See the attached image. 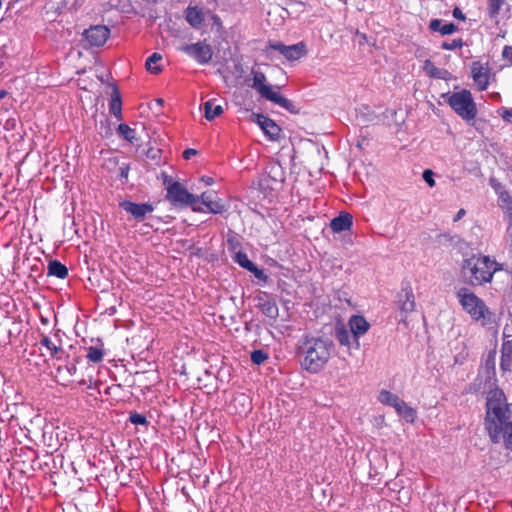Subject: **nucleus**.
Listing matches in <instances>:
<instances>
[{"label":"nucleus","instance_id":"nucleus-1","mask_svg":"<svg viewBox=\"0 0 512 512\" xmlns=\"http://www.w3.org/2000/svg\"><path fill=\"white\" fill-rule=\"evenodd\" d=\"M334 349L333 340L326 336L306 335L300 346L299 353L303 356L301 366L309 373L320 372L331 359Z\"/></svg>","mask_w":512,"mask_h":512},{"label":"nucleus","instance_id":"nucleus-2","mask_svg":"<svg viewBox=\"0 0 512 512\" xmlns=\"http://www.w3.org/2000/svg\"><path fill=\"white\" fill-rule=\"evenodd\" d=\"M502 264L489 256L473 254L463 260L461 273L471 286H482L490 283L496 272L501 271Z\"/></svg>","mask_w":512,"mask_h":512},{"label":"nucleus","instance_id":"nucleus-3","mask_svg":"<svg viewBox=\"0 0 512 512\" xmlns=\"http://www.w3.org/2000/svg\"><path fill=\"white\" fill-rule=\"evenodd\" d=\"M510 417L511 412L505 393L499 388L490 390L486 399L485 428L490 427L495 432L497 423L501 420H509Z\"/></svg>","mask_w":512,"mask_h":512},{"label":"nucleus","instance_id":"nucleus-4","mask_svg":"<svg viewBox=\"0 0 512 512\" xmlns=\"http://www.w3.org/2000/svg\"><path fill=\"white\" fill-rule=\"evenodd\" d=\"M459 304L470 317L486 324L491 312L485 302L467 287H461L456 293Z\"/></svg>","mask_w":512,"mask_h":512},{"label":"nucleus","instance_id":"nucleus-5","mask_svg":"<svg viewBox=\"0 0 512 512\" xmlns=\"http://www.w3.org/2000/svg\"><path fill=\"white\" fill-rule=\"evenodd\" d=\"M252 76L253 83L251 87L254 88L261 97L281 106L289 112H297L294 104L290 100L285 98L280 92L274 91L271 86L265 84L266 76L263 72L253 70Z\"/></svg>","mask_w":512,"mask_h":512},{"label":"nucleus","instance_id":"nucleus-6","mask_svg":"<svg viewBox=\"0 0 512 512\" xmlns=\"http://www.w3.org/2000/svg\"><path fill=\"white\" fill-rule=\"evenodd\" d=\"M447 103L459 117L467 122L474 120L477 116L476 103L471 92L467 89L449 95Z\"/></svg>","mask_w":512,"mask_h":512},{"label":"nucleus","instance_id":"nucleus-7","mask_svg":"<svg viewBox=\"0 0 512 512\" xmlns=\"http://www.w3.org/2000/svg\"><path fill=\"white\" fill-rule=\"evenodd\" d=\"M180 51L202 65L208 64L213 57L211 45L201 41L193 44H185L180 47Z\"/></svg>","mask_w":512,"mask_h":512},{"label":"nucleus","instance_id":"nucleus-8","mask_svg":"<svg viewBox=\"0 0 512 512\" xmlns=\"http://www.w3.org/2000/svg\"><path fill=\"white\" fill-rule=\"evenodd\" d=\"M491 441L495 444L502 442L506 449L512 450V421L501 420L497 423L495 432L490 427L485 428Z\"/></svg>","mask_w":512,"mask_h":512},{"label":"nucleus","instance_id":"nucleus-9","mask_svg":"<svg viewBox=\"0 0 512 512\" xmlns=\"http://www.w3.org/2000/svg\"><path fill=\"white\" fill-rule=\"evenodd\" d=\"M268 48L278 51L289 61L298 60L307 53L306 45L304 42H299L297 44L287 46L281 42L269 41Z\"/></svg>","mask_w":512,"mask_h":512},{"label":"nucleus","instance_id":"nucleus-10","mask_svg":"<svg viewBox=\"0 0 512 512\" xmlns=\"http://www.w3.org/2000/svg\"><path fill=\"white\" fill-rule=\"evenodd\" d=\"M256 308L266 317L276 320L279 316V308L275 299L267 292H259L255 298Z\"/></svg>","mask_w":512,"mask_h":512},{"label":"nucleus","instance_id":"nucleus-11","mask_svg":"<svg viewBox=\"0 0 512 512\" xmlns=\"http://www.w3.org/2000/svg\"><path fill=\"white\" fill-rule=\"evenodd\" d=\"M110 36V29L105 25H94L84 30L83 38L91 47L103 46Z\"/></svg>","mask_w":512,"mask_h":512},{"label":"nucleus","instance_id":"nucleus-12","mask_svg":"<svg viewBox=\"0 0 512 512\" xmlns=\"http://www.w3.org/2000/svg\"><path fill=\"white\" fill-rule=\"evenodd\" d=\"M166 197L174 205H187L194 200V195L189 193L179 182H172L168 185Z\"/></svg>","mask_w":512,"mask_h":512},{"label":"nucleus","instance_id":"nucleus-13","mask_svg":"<svg viewBox=\"0 0 512 512\" xmlns=\"http://www.w3.org/2000/svg\"><path fill=\"white\" fill-rule=\"evenodd\" d=\"M471 77L479 91H484L488 88L490 69L488 64H483L480 61H473L471 63Z\"/></svg>","mask_w":512,"mask_h":512},{"label":"nucleus","instance_id":"nucleus-14","mask_svg":"<svg viewBox=\"0 0 512 512\" xmlns=\"http://www.w3.org/2000/svg\"><path fill=\"white\" fill-rule=\"evenodd\" d=\"M349 327L352 333L353 342L355 344V349H359L360 342L359 338L365 335L369 328L370 324L362 315H353L349 319Z\"/></svg>","mask_w":512,"mask_h":512},{"label":"nucleus","instance_id":"nucleus-15","mask_svg":"<svg viewBox=\"0 0 512 512\" xmlns=\"http://www.w3.org/2000/svg\"><path fill=\"white\" fill-rule=\"evenodd\" d=\"M253 116L256 117V123L271 141L280 139L282 129L272 119L263 114H253Z\"/></svg>","mask_w":512,"mask_h":512},{"label":"nucleus","instance_id":"nucleus-16","mask_svg":"<svg viewBox=\"0 0 512 512\" xmlns=\"http://www.w3.org/2000/svg\"><path fill=\"white\" fill-rule=\"evenodd\" d=\"M40 344L45 347L50 354L51 358L61 359L64 349L62 347V339L59 335V331L54 334V338H51L45 334L40 336Z\"/></svg>","mask_w":512,"mask_h":512},{"label":"nucleus","instance_id":"nucleus-17","mask_svg":"<svg viewBox=\"0 0 512 512\" xmlns=\"http://www.w3.org/2000/svg\"><path fill=\"white\" fill-rule=\"evenodd\" d=\"M120 207L124 209L127 213L131 214L136 220H143L146 214L151 213L154 209L152 204H139L128 200L122 201L120 203Z\"/></svg>","mask_w":512,"mask_h":512},{"label":"nucleus","instance_id":"nucleus-18","mask_svg":"<svg viewBox=\"0 0 512 512\" xmlns=\"http://www.w3.org/2000/svg\"><path fill=\"white\" fill-rule=\"evenodd\" d=\"M202 205L206 211L213 214H221L225 211V205L221 203L213 191H205L201 194Z\"/></svg>","mask_w":512,"mask_h":512},{"label":"nucleus","instance_id":"nucleus-19","mask_svg":"<svg viewBox=\"0 0 512 512\" xmlns=\"http://www.w3.org/2000/svg\"><path fill=\"white\" fill-rule=\"evenodd\" d=\"M498 206L503 210L505 217L509 221L507 234L512 237V196L508 191H501L499 193Z\"/></svg>","mask_w":512,"mask_h":512},{"label":"nucleus","instance_id":"nucleus-20","mask_svg":"<svg viewBox=\"0 0 512 512\" xmlns=\"http://www.w3.org/2000/svg\"><path fill=\"white\" fill-rule=\"evenodd\" d=\"M185 19L192 28L200 29L204 24L205 15L199 7L189 5L185 9Z\"/></svg>","mask_w":512,"mask_h":512},{"label":"nucleus","instance_id":"nucleus-21","mask_svg":"<svg viewBox=\"0 0 512 512\" xmlns=\"http://www.w3.org/2000/svg\"><path fill=\"white\" fill-rule=\"evenodd\" d=\"M399 308L404 312H412L415 308V297L410 286L401 289L398 294Z\"/></svg>","mask_w":512,"mask_h":512},{"label":"nucleus","instance_id":"nucleus-22","mask_svg":"<svg viewBox=\"0 0 512 512\" xmlns=\"http://www.w3.org/2000/svg\"><path fill=\"white\" fill-rule=\"evenodd\" d=\"M353 225V217L350 213L341 212L337 217L333 218L330 228L334 233H340L349 230Z\"/></svg>","mask_w":512,"mask_h":512},{"label":"nucleus","instance_id":"nucleus-23","mask_svg":"<svg viewBox=\"0 0 512 512\" xmlns=\"http://www.w3.org/2000/svg\"><path fill=\"white\" fill-rule=\"evenodd\" d=\"M335 337L341 346L347 347L350 350L352 347L355 348L353 342L352 333L349 331L344 324H337L335 326Z\"/></svg>","mask_w":512,"mask_h":512},{"label":"nucleus","instance_id":"nucleus-24","mask_svg":"<svg viewBox=\"0 0 512 512\" xmlns=\"http://www.w3.org/2000/svg\"><path fill=\"white\" fill-rule=\"evenodd\" d=\"M113 90L111 93V99L109 102V111L113 114L117 119H121L122 117V99L119 89L116 85L112 86Z\"/></svg>","mask_w":512,"mask_h":512},{"label":"nucleus","instance_id":"nucleus-25","mask_svg":"<svg viewBox=\"0 0 512 512\" xmlns=\"http://www.w3.org/2000/svg\"><path fill=\"white\" fill-rule=\"evenodd\" d=\"M236 262L243 268L247 269L249 272L254 273L257 278H260L263 275V271L258 269V267L249 260L247 254L239 252L236 255Z\"/></svg>","mask_w":512,"mask_h":512},{"label":"nucleus","instance_id":"nucleus-26","mask_svg":"<svg viewBox=\"0 0 512 512\" xmlns=\"http://www.w3.org/2000/svg\"><path fill=\"white\" fill-rule=\"evenodd\" d=\"M48 275L59 279H65L68 276L67 267L58 260H51L48 263Z\"/></svg>","mask_w":512,"mask_h":512},{"label":"nucleus","instance_id":"nucleus-27","mask_svg":"<svg viewBox=\"0 0 512 512\" xmlns=\"http://www.w3.org/2000/svg\"><path fill=\"white\" fill-rule=\"evenodd\" d=\"M223 107L220 104H216L214 99L208 100L204 103L205 118L208 121L214 120L216 117L223 113Z\"/></svg>","mask_w":512,"mask_h":512},{"label":"nucleus","instance_id":"nucleus-28","mask_svg":"<svg viewBox=\"0 0 512 512\" xmlns=\"http://www.w3.org/2000/svg\"><path fill=\"white\" fill-rule=\"evenodd\" d=\"M396 412L410 423H413L417 417L416 410L409 406L404 400L400 404L399 408H397Z\"/></svg>","mask_w":512,"mask_h":512},{"label":"nucleus","instance_id":"nucleus-29","mask_svg":"<svg viewBox=\"0 0 512 512\" xmlns=\"http://www.w3.org/2000/svg\"><path fill=\"white\" fill-rule=\"evenodd\" d=\"M162 60V55L160 53L154 52L151 56H149L146 60L145 66L146 69L152 74H158L162 71L161 66L157 65L158 62Z\"/></svg>","mask_w":512,"mask_h":512},{"label":"nucleus","instance_id":"nucleus-30","mask_svg":"<svg viewBox=\"0 0 512 512\" xmlns=\"http://www.w3.org/2000/svg\"><path fill=\"white\" fill-rule=\"evenodd\" d=\"M118 134L130 143L136 141V131L127 124H120L118 126Z\"/></svg>","mask_w":512,"mask_h":512},{"label":"nucleus","instance_id":"nucleus-31","mask_svg":"<svg viewBox=\"0 0 512 512\" xmlns=\"http://www.w3.org/2000/svg\"><path fill=\"white\" fill-rule=\"evenodd\" d=\"M424 72L431 78L441 79L442 71L438 67L435 66L433 61L430 59H426L423 64Z\"/></svg>","mask_w":512,"mask_h":512},{"label":"nucleus","instance_id":"nucleus-32","mask_svg":"<svg viewBox=\"0 0 512 512\" xmlns=\"http://www.w3.org/2000/svg\"><path fill=\"white\" fill-rule=\"evenodd\" d=\"M104 356L103 349L97 346H90L87 348L86 357L90 362L99 363Z\"/></svg>","mask_w":512,"mask_h":512},{"label":"nucleus","instance_id":"nucleus-33","mask_svg":"<svg viewBox=\"0 0 512 512\" xmlns=\"http://www.w3.org/2000/svg\"><path fill=\"white\" fill-rule=\"evenodd\" d=\"M507 327L503 330V343L501 347V354L512 356V334H508Z\"/></svg>","mask_w":512,"mask_h":512},{"label":"nucleus","instance_id":"nucleus-34","mask_svg":"<svg viewBox=\"0 0 512 512\" xmlns=\"http://www.w3.org/2000/svg\"><path fill=\"white\" fill-rule=\"evenodd\" d=\"M504 3V0H487V11L491 18L496 17Z\"/></svg>","mask_w":512,"mask_h":512},{"label":"nucleus","instance_id":"nucleus-35","mask_svg":"<svg viewBox=\"0 0 512 512\" xmlns=\"http://www.w3.org/2000/svg\"><path fill=\"white\" fill-rule=\"evenodd\" d=\"M397 395L388 391V390H381L378 396V400L380 403L391 406L392 402L396 399Z\"/></svg>","mask_w":512,"mask_h":512},{"label":"nucleus","instance_id":"nucleus-36","mask_svg":"<svg viewBox=\"0 0 512 512\" xmlns=\"http://www.w3.org/2000/svg\"><path fill=\"white\" fill-rule=\"evenodd\" d=\"M267 358L268 355L261 349L254 350L251 353V361L257 365L262 364Z\"/></svg>","mask_w":512,"mask_h":512},{"label":"nucleus","instance_id":"nucleus-37","mask_svg":"<svg viewBox=\"0 0 512 512\" xmlns=\"http://www.w3.org/2000/svg\"><path fill=\"white\" fill-rule=\"evenodd\" d=\"M464 46V42L461 38L454 39L451 42H443L441 44V48L444 50H455L457 48H462Z\"/></svg>","mask_w":512,"mask_h":512},{"label":"nucleus","instance_id":"nucleus-38","mask_svg":"<svg viewBox=\"0 0 512 512\" xmlns=\"http://www.w3.org/2000/svg\"><path fill=\"white\" fill-rule=\"evenodd\" d=\"M129 420L135 425H146L148 423L147 418L143 414L137 412L131 413Z\"/></svg>","mask_w":512,"mask_h":512},{"label":"nucleus","instance_id":"nucleus-39","mask_svg":"<svg viewBox=\"0 0 512 512\" xmlns=\"http://www.w3.org/2000/svg\"><path fill=\"white\" fill-rule=\"evenodd\" d=\"M458 31V26L454 23H447L441 27V35H450Z\"/></svg>","mask_w":512,"mask_h":512},{"label":"nucleus","instance_id":"nucleus-40","mask_svg":"<svg viewBox=\"0 0 512 512\" xmlns=\"http://www.w3.org/2000/svg\"><path fill=\"white\" fill-rule=\"evenodd\" d=\"M423 179L428 184L429 187H434L436 184L434 180V173L430 169H426L423 172Z\"/></svg>","mask_w":512,"mask_h":512},{"label":"nucleus","instance_id":"nucleus-41","mask_svg":"<svg viewBox=\"0 0 512 512\" xmlns=\"http://www.w3.org/2000/svg\"><path fill=\"white\" fill-rule=\"evenodd\" d=\"M512 365V356L501 354L500 367L503 371L510 370Z\"/></svg>","mask_w":512,"mask_h":512},{"label":"nucleus","instance_id":"nucleus-42","mask_svg":"<svg viewBox=\"0 0 512 512\" xmlns=\"http://www.w3.org/2000/svg\"><path fill=\"white\" fill-rule=\"evenodd\" d=\"M187 205L191 206L193 211L203 212V213L207 212L205 207L202 205V203L199 204L198 198L196 196H194L193 202L187 203Z\"/></svg>","mask_w":512,"mask_h":512},{"label":"nucleus","instance_id":"nucleus-43","mask_svg":"<svg viewBox=\"0 0 512 512\" xmlns=\"http://www.w3.org/2000/svg\"><path fill=\"white\" fill-rule=\"evenodd\" d=\"M442 21L440 19H432L429 23V29L433 32L441 33Z\"/></svg>","mask_w":512,"mask_h":512},{"label":"nucleus","instance_id":"nucleus-44","mask_svg":"<svg viewBox=\"0 0 512 512\" xmlns=\"http://www.w3.org/2000/svg\"><path fill=\"white\" fill-rule=\"evenodd\" d=\"M502 57L512 64V46L506 45L503 47Z\"/></svg>","mask_w":512,"mask_h":512},{"label":"nucleus","instance_id":"nucleus-45","mask_svg":"<svg viewBox=\"0 0 512 512\" xmlns=\"http://www.w3.org/2000/svg\"><path fill=\"white\" fill-rule=\"evenodd\" d=\"M452 14H453V17L458 20L464 21L466 19L465 14L462 12V10L459 7H455L453 9Z\"/></svg>","mask_w":512,"mask_h":512},{"label":"nucleus","instance_id":"nucleus-46","mask_svg":"<svg viewBox=\"0 0 512 512\" xmlns=\"http://www.w3.org/2000/svg\"><path fill=\"white\" fill-rule=\"evenodd\" d=\"M500 115L504 120L510 121L512 118V109L503 108Z\"/></svg>","mask_w":512,"mask_h":512},{"label":"nucleus","instance_id":"nucleus-47","mask_svg":"<svg viewBox=\"0 0 512 512\" xmlns=\"http://www.w3.org/2000/svg\"><path fill=\"white\" fill-rule=\"evenodd\" d=\"M196 154H197V151L195 149L188 148V149L184 150L183 157H184V159L189 160V159H191L192 156H195Z\"/></svg>","mask_w":512,"mask_h":512},{"label":"nucleus","instance_id":"nucleus-48","mask_svg":"<svg viewBox=\"0 0 512 512\" xmlns=\"http://www.w3.org/2000/svg\"><path fill=\"white\" fill-rule=\"evenodd\" d=\"M128 173H129V166L128 165H124V166L120 167V174H119V176L121 178L127 179L128 178Z\"/></svg>","mask_w":512,"mask_h":512},{"label":"nucleus","instance_id":"nucleus-49","mask_svg":"<svg viewBox=\"0 0 512 512\" xmlns=\"http://www.w3.org/2000/svg\"><path fill=\"white\" fill-rule=\"evenodd\" d=\"M465 213L466 212L464 209H460L454 217V222L459 221L465 215Z\"/></svg>","mask_w":512,"mask_h":512},{"label":"nucleus","instance_id":"nucleus-50","mask_svg":"<svg viewBox=\"0 0 512 512\" xmlns=\"http://www.w3.org/2000/svg\"><path fill=\"white\" fill-rule=\"evenodd\" d=\"M402 401L403 400L397 396L396 399L394 400V402H392L391 407H393L395 410H397V408H399Z\"/></svg>","mask_w":512,"mask_h":512},{"label":"nucleus","instance_id":"nucleus-51","mask_svg":"<svg viewBox=\"0 0 512 512\" xmlns=\"http://www.w3.org/2000/svg\"><path fill=\"white\" fill-rule=\"evenodd\" d=\"M201 180L206 184V185H212L214 183V180L212 177H209V176H203L201 178Z\"/></svg>","mask_w":512,"mask_h":512},{"label":"nucleus","instance_id":"nucleus-52","mask_svg":"<svg viewBox=\"0 0 512 512\" xmlns=\"http://www.w3.org/2000/svg\"><path fill=\"white\" fill-rule=\"evenodd\" d=\"M65 368H66V370L68 371V373L70 375H73L76 372V366L75 365L66 366Z\"/></svg>","mask_w":512,"mask_h":512},{"label":"nucleus","instance_id":"nucleus-53","mask_svg":"<svg viewBox=\"0 0 512 512\" xmlns=\"http://www.w3.org/2000/svg\"><path fill=\"white\" fill-rule=\"evenodd\" d=\"M7 95L6 90H0V99H3Z\"/></svg>","mask_w":512,"mask_h":512},{"label":"nucleus","instance_id":"nucleus-54","mask_svg":"<svg viewBox=\"0 0 512 512\" xmlns=\"http://www.w3.org/2000/svg\"><path fill=\"white\" fill-rule=\"evenodd\" d=\"M212 19L214 20V22H219L220 21V18L217 15H213Z\"/></svg>","mask_w":512,"mask_h":512},{"label":"nucleus","instance_id":"nucleus-55","mask_svg":"<svg viewBox=\"0 0 512 512\" xmlns=\"http://www.w3.org/2000/svg\"><path fill=\"white\" fill-rule=\"evenodd\" d=\"M242 400L247 401V397L245 395H241Z\"/></svg>","mask_w":512,"mask_h":512},{"label":"nucleus","instance_id":"nucleus-56","mask_svg":"<svg viewBox=\"0 0 512 512\" xmlns=\"http://www.w3.org/2000/svg\"><path fill=\"white\" fill-rule=\"evenodd\" d=\"M150 157H151V158H153V159H155V158H156V154H155V153H152Z\"/></svg>","mask_w":512,"mask_h":512},{"label":"nucleus","instance_id":"nucleus-57","mask_svg":"<svg viewBox=\"0 0 512 512\" xmlns=\"http://www.w3.org/2000/svg\"><path fill=\"white\" fill-rule=\"evenodd\" d=\"M62 369H63V368H62L61 366H59V367L57 368V371L60 373V372L62 371Z\"/></svg>","mask_w":512,"mask_h":512},{"label":"nucleus","instance_id":"nucleus-58","mask_svg":"<svg viewBox=\"0 0 512 512\" xmlns=\"http://www.w3.org/2000/svg\"><path fill=\"white\" fill-rule=\"evenodd\" d=\"M153 152L152 149L148 150V156H150V154Z\"/></svg>","mask_w":512,"mask_h":512},{"label":"nucleus","instance_id":"nucleus-59","mask_svg":"<svg viewBox=\"0 0 512 512\" xmlns=\"http://www.w3.org/2000/svg\"><path fill=\"white\" fill-rule=\"evenodd\" d=\"M2 1H3V0H0V6L2 5Z\"/></svg>","mask_w":512,"mask_h":512},{"label":"nucleus","instance_id":"nucleus-60","mask_svg":"<svg viewBox=\"0 0 512 512\" xmlns=\"http://www.w3.org/2000/svg\"><path fill=\"white\" fill-rule=\"evenodd\" d=\"M511 506H512V500H511Z\"/></svg>","mask_w":512,"mask_h":512}]
</instances>
